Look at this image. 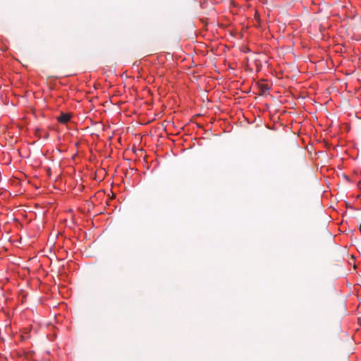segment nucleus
Returning a JSON list of instances; mask_svg holds the SVG:
<instances>
[{
	"mask_svg": "<svg viewBox=\"0 0 361 361\" xmlns=\"http://www.w3.org/2000/svg\"><path fill=\"white\" fill-rule=\"evenodd\" d=\"M258 88L260 91V94H264L269 92L271 90V86L268 83L259 82Z\"/></svg>",
	"mask_w": 361,
	"mask_h": 361,
	"instance_id": "obj_1",
	"label": "nucleus"
},
{
	"mask_svg": "<svg viewBox=\"0 0 361 361\" xmlns=\"http://www.w3.org/2000/svg\"><path fill=\"white\" fill-rule=\"evenodd\" d=\"M71 118V116L66 113H61L57 118L58 122L62 124L67 123Z\"/></svg>",
	"mask_w": 361,
	"mask_h": 361,
	"instance_id": "obj_2",
	"label": "nucleus"
},
{
	"mask_svg": "<svg viewBox=\"0 0 361 361\" xmlns=\"http://www.w3.org/2000/svg\"><path fill=\"white\" fill-rule=\"evenodd\" d=\"M360 232H361V224L360 225V228H359Z\"/></svg>",
	"mask_w": 361,
	"mask_h": 361,
	"instance_id": "obj_3",
	"label": "nucleus"
}]
</instances>
